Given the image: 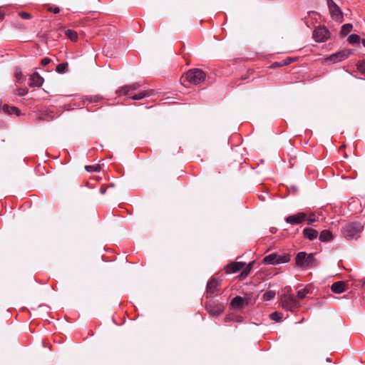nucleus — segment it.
Here are the masks:
<instances>
[{
	"label": "nucleus",
	"instance_id": "nucleus-28",
	"mask_svg": "<svg viewBox=\"0 0 365 365\" xmlns=\"http://www.w3.org/2000/svg\"><path fill=\"white\" fill-rule=\"evenodd\" d=\"M253 264H254V261L250 262L248 264V265L247 266V267L245 269L242 270V272H241V275L242 277H247L249 274V273H250V270H251V269L252 267Z\"/></svg>",
	"mask_w": 365,
	"mask_h": 365
},
{
	"label": "nucleus",
	"instance_id": "nucleus-29",
	"mask_svg": "<svg viewBox=\"0 0 365 365\" xmlns=\"http://www.w3.org/2000/svg\"><path fill=\"white\" fill-rule=\"evenodd\" d=\"M309 289H307V288H304V289H300V290H299V291L297 292V297H298V299H304V298L306 297V295H307V294H309Z\"/></svg>",
	"mask_w": 365,
	"mask_h": 365
},
{
	"label": "nucleus",
	"instance_id": "nucleus-36",
	"mask_svg": "<svg viewBox=\"0 0 365 365\" xmlns=\"http://www.w3.org/2000/svg\"><path fill=\"white\" fill-rule=\"evenodd\" d=\"M15 76L18 81H19L22 76V72L19 69H16L15 71Z\"/></svg>",
	"mask_w": 365,
	"mask_h": 365
},
{
	"label": "nucleus",
	"instance_id": "nucleus-21",
	"mask_svg": "<svg viewBox=\"0 0 365 365\" xmlns=\"http://www.w3.org/2000/svg\"><path fill=\"white\" fill-rule=\"evenodd\" d=\"M65 34L67 38H68L72 41H75L78 38V34L76 31L71 30V29H67L65 31Z\"/></svg>",
	"mask_w": 365,
	"mask_h": 365
},
{
	"label": "nucleus",
	"instance_id": "nucleus-17",
	"mask_svg": "<svg viewBox=\"0 0 365 365\" xmlns=\"http://www.w3.org/2000/svg\"><path fill=\"white\" fill-rule=\"evenodd\" d=\"M319 238V240L322 242H328L332 241L333 235L329 230H324L320 232Z\"/></svg>",
	"mask_w": 365,
	"mask_h": 365
},
{
	"label": "nucleus",
	"instance_id": "nucleus-31",
	"mask_svg": "<svg viewBox=\"0 0 365 365\" xmlns=\"http://www.w3.org/2000/svg\"><path fill=\"white\" fill-rule=\"evenodd\" d=\"M318 220L317 219V216H316V213L315 212H312L310 213L309 216V218H308V221H307V225H312L313 222L317 221Z\"/></svg>",
	"mask_w": 365,
	"mask_h": 365
},
{
	"label": "nucleus",
	"instance_id": "nucleus-40",
	"mask_svg": "<svg viewBox=\"0 0 365 365\" xmlns=\"http://www.w3.org/2000/svg\"><path fill=\"white\" fill-rule=\"evenodd\" d=\"M86 99H87V100H88V101H89L90 103H91V102H93V101H96V98H95V99H93V98H92V97H91V98H87Z\"/></svg>",
	"mask_w": 365,
	"mask_h": 365
},
{
	"label": "nucleus",
	"instance_id": "nucleus-1",
	"mask_svg": "<svg viewBox=\"0 0 365 365\" xmlns=\"http://www.w3.org/2000/svg\"><path fill=\"white\" fill-rule=\"evenodd\" d=\"M364 226L359 222H351L346 224L341 230L344 237L351 240L354 237L358 238L359 233L363 230Z\"/></svg>",
	"mask_w": 365,
	"mask_h": 365
},
{
	"label": "nucleus",
	"instance_id": "nucleus-27",
	"mask_svg": "<svg viewBox=\"0 0 365 365\" xmlns=\"http://www.w3.org/2000/svg\"><path fill=\"white\" fill-rule=\"evenodd\" d=\"M68 66V63H60L56 66V71L58 73H64L66 72V68Z\"/></svg>",
	"mask_w": 365,
	"mask_h": 365
},
{
	"label": "nucleus",
	"instance_id": "nucleus-41",
	"mask_svg": "<svg viewBox=\"0 0 365 365\" xmlns=\"http://www.w3.org/2000/svg\"><path fill=\"white\" fill-rule=\"evenodd\" d=\"M362 45L365 47V38L361 41Z\"/></svg>",
	"mask_w": 365,
	"mask_h": 365
},
{
	"label": "nucleus",
	"instance_id": "nucleus-33",
	"mask_svg": "<svg viewBox=\"0 0 365 365\" xmlns=\"http://www.w3.org/2000/svg\"><path fill=\"white\" fill-rule=\"evenodd\" d=\"M28 89L27 88H19L17 89L16 94L20 96H24L27 94Z\"/></svg>",
	"mask_w": 365,
	"mask_h": 365
},
{
	"label": "nucleus",
	"instance_id": "nucleus-15",
	"mask_svg": "<svg viewBox=\"0 0 365 365\" xmlns=\"http://www.w3.org/2000/svg\"><path fill=\"white\" fill-rule=\"evenodd\" d=\"M43 83V78L38 73H34L30 77V86L32 87H40Z\"/></svg>",
	"mask_w": 365,
	"mask_h": 365
},
{
	"label": "nucleus",
	"instance_id": "nucleus-11",
	"mask_svg": "<svg viewBox=\"0 0 365 365\" xmlns=\"http://www.w3.org/2000/svg\"><path fill=\"white\" fill-rule=\"evenodd\" d=\"M247 303V299L236 296L231 300L230 307L233 309L238 310L242 309Z\"/></svg>",
	"mask_w": 365,
	"mask_h": 365
},
{
	"label": "nucleus",
	"instance_id": "nucleus-9",
	"mask_svg": "<svg viewBox=\"0 0 365 365\" xmlns=\"http://www.w3.org/2000/svg\"><path fill=\"white\" fill-rule=\"evenodd\" d=\"M313 38L317 42H324L329 38V31L324 26H319L314 31Z\"/></svg>",
	"mask_w": 365,
	"mask_h": 365
},
{
	"label": "nucleus",
	"instance_id": "nucleus-14",
	"mask_svg": "<svg viewBox=\"0 0 365 365\" xmlns=\"http://www.w3.org/2000/svg\"><path fill=\"white\" fill-rule=\"evenodd\" d=\"M245 263L242 262H232L227 265L226 272L229 274L235 273L241 270L245 267Z\"/></svg>",
	"mask_w": 365,
	"mask_h": 365
},
{
	"label": "nucleus",
	"instance_id": "nucleus-39",
	"mask_svg": "<svg viewBox=\"0 0 365 365\" xmlns=\"http://www.w3.org/2000/svg\"><path fill=\"white\" fill-rule=\"evenodd\" d=\"M100 192L102 194V195H104L106 193V188L104 187H101L100 189Z\"/></svg>",
	"mask_w": 365,
	"mask_h": 365
},
{
	"label": "nucleus",
	"instance_id": "nucleus-3",
	"mask_svg": "<svg viewBox=\"0 0 365 365\" xmlns=\"http://www.w3.org/2000/svg\"><path fill=\"white\" fill-rule=\"evenodd\" d=\"M296 264L302 268L314 267L316 264L314 255H307L304 252H299L296 256Z\"/></svg>",
	"mask_w": 365,
	"mask_h": 365
},
{
	"label": "nucleus",
	"instance_id": "nucleus-13",
	"mask_svg": "<svg viewBox=\"0 0 365 365\" xmlns=\"http://www.w3.org/2000/svg\"><path fill=\"white\" fill-rule=\"evenodd\" d=\"M139 87V83H134L131 85L123 86L120 90L117 91L116 93L119 96L121 95H128L131 93V91L137 90Z\"/></svg>",
	"mask_w": 365,
	"mask_h": 365
},
{
	"label": "nucleus",
	"instance_id": "nucleus-30",
	"mask_svg": "<svg viewBox=\"0 0 365 365\" xmlns=\"http://www.w3.org/2000/svg\"><path fill=\"white\" fill-rule=\"evenodd\" d=\"M85 169L88 171V172H99L100 171V166L98 165H86L85 167Z\"/></svg>",
	"mask_w": 365,
	"mask_h": 365
},
{
	"label": "nucleus",
	"instance_id": "nucleus-42",
	"mask_svg": "<svg viewBox=\"0 0 365 365\" xmlns=\"http://www.w3.org/2000/svg\"><path fill=\"white\" fill-rule=\"evenodd\" d=\"M326 361H327V362H331V359H330V358H327V359H326Z\"/></svg>",
	"mask_w": 365,
	"mask_h": 365
},
{
	"label": "nucleus",
	"instance_id": "nucleus-24",
	"mask_svg": "<svg viewBox=\"0 0 365 365\" xmlns=\"http://www.w3.org/2000/svg\"><path fill=\"white\" fill-rule=\"evenodd\" d=\"M347 40L350 43H357L360 41V37L357 34H351L349 36Z\"/></svg>",
	"mask_w": 365,
	"mask_h": 365
},
{
	"label": "nucleus",
	"instance_id": "nucleus-10",
	"mask_svg": "<svg viewBox=\"0 0 365 365\" xmlns=\"http://www.w3.org/2000/svg\"><path fill=\"white\" fill-rule=\"evenodd\" d=\"M307 217V215L304 212H297L295 215L287 216L285 218V221L287 223L290 224L292 225H298L302 223Z\"/></svg>",
	"mask_w": 365,
	"mask_h": 365
},
{
	"label": "nucleus",
	"instance_id": "nucleus-7",
	"mask_svg": "<svg viewBox=\"0 0 365 365\" xmlns=\"http://www.w3.org/2000/svg\"><path fill=\"white\" fill-rule=\"evenodd\" d=\"M351 54V51L349 50H342L335 53L330 55L325 59V61L328 63H336L344 61Z\"/></svg>",
	"mask_w": 365,
	"mask_h": 365
},
{
	"label": "nucleus",
	"instance_id": "nucleus-18",
	"mask_svg": "<svg viewBox=\"0 0 365 365\" xmlns=\"http://www.w3.org/2000/svg\"><path fill=\"white\" fill-rule=\"evenodd\" d=\"M331 290L335 294H341L345 290V284L343 282H336L332 284Z\"/></svg>",
	"mask_w": 365,
	"mask_h": 365
},
{
	"label": "nucleus",
	"instance_id": "nucleus-34",
	"mask_svg": "<svg viewBox=\"0 0 365 365\" xmlns=\"http://www.w3.org/2000/svg\"><path fill=\"white\" fill-rule=\"evenodd\" d=\"M292 61V59L290 58H288L284 59L281 63H278V66H286V65L289 64Z\"/></svg>",
	"mask_w": 365,
	"mask_h": 365
},
{
	"label": "nucleus",
	"instance_id": "nucleus-38",
	"mask_svg": "<svg viewBox=\"0 0 365 365\" xmlns=\"http://www.w3.org/2000/svg\"><path fill=\"white\" fill-rule=\"evenodd\" d=\"M54 14H58L60 11L59 8L56 7L55 9L51 10Z\"/></svg>",
	"mask_w": 365,
	"mask_h": 365
},
{
	"label": "nucleus",
	"instance_id": "nucleus-8",
	"mask_svg": "<svg viewBox=\"0 0 365 365\" xmlns=\"http://www.w3.org/2000/svg\"><path fill=\"white\" fill-rule=\"evenodd\" d=\"M205 307L209 314L213 317L219 316L224 311V305L215 302L207 303Z\"/></svg>",
	"mask_w": 365,
	"mask_h": 365
},
{
	"label": "nucleus",
	"instance_id": "nucleus-5",
	"mask_svg": "<svg viewBox=\"0 0 365 365\" xmlns=\"http://www.w3.org/2000/svg\"><path fill=\"white\" fill-rule=\"evenodd\" d=\"M327 4L333 20L339 22L343 21V13L339 6L333 0H327Z\"/></svg>",
	"mask_w": 365,
	"mask_h": 365
},
{
	"label": "nucleus",
	"instance_id": "nucleus-4",
	"mask_svg": "<svg viewBox=\"0 0 365 365\" xmlns=\"http://www.w3.org/2000/svg\"><path fill=\"white\" fill-rule=\"evenodd\" d=\"M290 260V256L289 254H280L272 253L263 259V263L266 264H279L288 262Z\"/></svg>",
	"mask_w": 365,
	"mask_h": 365
},
{
	"label": "nucleus",
	"instance_id": "nucleus-6",
	"mask_svg": "<svg viewBox=\"0 0 365 365\" xmlns=\"http://www.w3.org/2000/svg\"><path fill=\"white\" fill-rule=\"evenodd\" d=\"M281 303L282 308L287 311H292L299 307L298 301L291 294L283 296L281 299Z\"/></svg>",
	"mask_w": 365,
	"mask_h": 365
},
{
	"label": "nucleus",
	"instance_id": "nucleus-12",
	"mask_svg": "<svg viewBox=\"0 0 365 365\" xmlns=\"http://www.w3.org/2000/svg\"><path fill=\"white\" fill-rule=\"evenodd\" d=\"M220 284V282L215 278H211L207 284V297H212L217 290V287Z\"/></svg>",
	"mask_w": 365,
	"mask_h": 365
},
{
	"label": "nucleus",
	"instance_id": "nucleus-37",
	"mask_svg": "<svg viewBox=\"0 0 365 365\" xmlns=\"http://www.w3.org/2000/svg\"><path fill=\"white\" fill-rule=\"evenodd\" d=\"M51 62V59L48 58H44L41 60V65L43 66H47Z\"/></svg>",
	"mask_w": 365,
	"mask_h": 365
},
{
	"label": "nucleus",
	"instance_id": "nucleus-25",
	"mask_svg": "<svg viewBox=\"0 0 365 365\" xmlns=\"http://www.w3.org/2000/svg\"><path fill=\"white\" fill-rule=\"evenodd\" d=\"M274 296L275 292L274 291H267L263 294L262 298L264 301H269L273 299Z\"/></svg>",
	"mask_w": 365,
	"mask_h": 365
},
{
	"label": "nucleus",
	"instance_id": "nucleus-20",
	"mask_svg": "<svg viewBox=\"0 0 365 365\" xmlns=\"http://www.w3.org/2000/svg\"><path fill=\"white\" fill-rule=\"evenodd\" d=\"M352 25L351 24H345L341 26V29L340 31V34L341 36H346L351 30Z\"/></svg>",
	"mask_w": 365,
	"mask_h": 365
},
{
	"label": "nucleus",
	"instance_id": "nucleus-2",
	"mask_svg": "<svg viewBox=\"0 0 365 365\" xmlns=\"http://www.w3.org/2000/svg\"><path fill=\"white\" fill-rule=\"evenodd\" d=\"M205 73L199 68H192L185 73V79L191 84L200 85L205 80Z\"/></svg>",
	"mask_w": 365,
	"mask_h": 365
},
{
	"label": "nucleus",
	"instance_id": "nucleus-23",
	"mask_svg": "<svg viewBox=\"0 0 365 365\" xmlns=\"http://www.w3.org/2000/svg\"><path fill=\"white\" fill-rule=\"evenodd\" d=\"M147 96H148V93L147 91H143L136 95L130 96V98L132 100L138 101L145 98Z\"/></svg>",
	"mask_w": 365,
	"mask_h": 365
},
{
	"label": "nucleus",
	"instance_id": "nucleus-26",
	"mask_svg": "<svg viewBox=\"0 0 365 365\" xmlns=\"http://www.w3.org/2000/svg\"><path fill=\"white\" fill-rule=\"evenodd\" d=\"M269 317L273 321L279 322L282 318V315L279 312H274L270 314Z\"/></svg>",
	"mask_w": 365,
	"mask_h": 365
},
{
	"label": "nucleus",
	"instance_id": "nucleus-22",
	"mask_svg": "<svg viewBox=\"0 0 365 365\" xmlns=\"http://www.w3.org/2000/svg\"><path fill=\"white\" fill-rule=\"evenodd\" d=\"M225 322L233 321V322H242V317L239 315L229 314L225 317Z\"/></svg>",
	"mask_w": 365,
	"mask_h": 365
},
{
	"label": "nucleus",
	"instance_id": "nucleus-35",
	"mask_svg": "<svg viewBox=\"0 0 365 365\" xmlns=\"http://www.w3.org/2000/svg\"><path fill=\"white\" fill-rule=\"evenodd\" d=\"M19 16L24 19H29L31 18V15L26 12H20Z\"/></svg>",
	"mask_w": 365,
	"mask_h": 365
},
{
	"label": "nucleus",
	"instance_id": "nucleus-32",
	"mask_svg": "<svg viewBox=\"0 0 365 365\" xmlns=\"http://www.w3.org/2000/svg\"><path fill=\"white\" fill-rule=\"evenodd\" d=\"M357 68L361 73H365V60L361 62H359Z\"/></svg>",
	"mask_w": 365,
	"mask_h": 365
},
{
	"label": "nucleus",
	"instance_id": "nucleus-19",
	"mask_svg": "<svg viewBox=\"0 0 365 365\" xmlns=\"http://www.w3.org/2000/svg\"><path fill=\"white\" fill-rule=\"evenodd\" d=\"M1 109L2 110V111L9 115L15 114L16 115L19 116L21 113V111L18 108L15 106L10 107L6 104L4 105Z\"/></svg>",
	"mask_w": 365,
	"mask_h": 365
},
{
	"label": "nucleus",
	"instance_id": "nucleus-16",
	"mask_svg": "<svg viewBox=\"0 0 365 365\" xmlns=\"http://www.w3.org/2000/svg\"><path fill=\"white\" fill-rule=\"evenodd\" d=\"M303 235L309 240H314L318 237V232L312 228H304L303 230Z\"/></svg>",
	"mask_w": 365,
	"mask_h": 365
}]
</instances>
